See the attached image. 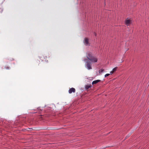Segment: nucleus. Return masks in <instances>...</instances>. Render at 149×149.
Segmentation results:
<instances>
[{
  "label": "nucleus",
  "mask_w": 149,
  "mask_h": 149,
  "mask_svg": "<svg viewBox=\"0 0 149 149\" xmlns=\"http://www.w3.org/2000/svg\"><path fill=\"white\" fill-rule=\"evenodd\" d=\"M86 57L88 60L91 61L92 63H96L97 61V57L93 56L89 52L87 53Z\"/></svg>",
  "instance_id": "f257e3e1"
},
{
  "label": "nucleus",
  "mask_w": 149,
  "mask_h": 149,
  "mask_svg": "<svg viewBox=\"0 0 149 149\" xmlns=\"http://www.w3.org/2000/svg\"><path fill=\"white\" fill-rule=\"evenodd\" d=\"M84 61L86 62L85 64L86 68L88 70L92 69L91 63L89 62L88 60L87 59L85 58L84 59Z\"/></svg>",
  "instance_id": "f03ea898"
},
{
  "label": "nucleus",
  "mask_w": 149,
  "mask_h": 149,
  "mask_svg": "<svg viewBox=\"0 0 149 149\" xmlns=\"http://www.w3.org/2000/svg\"><path fill=\"white\" fill-rule=\"evenodd\" d=\"M84 42L85 45L86 46L90 45V43L89 42V39L87 38H85L84 40Z\"/></svg>",
  "instance_id": "7ed1b4c3"
},
{
  "label": "nucleus",
  "mask_w": 149,
  "mask_h": 149,
  "mask_svg": "<svg viewBox=\"0 0 149 149\" xmlns=\"http://www.w3.org/2000/svg\"><path fill=\"white\" fill-rule=\"evenodd\" d=\"M75 92V89L73 88H70L69 91V93H72V92L74 93Z\"/></svg>",
  "instance_id": "20e7f679"
},
{
  "label": "nucleus",
  "mask_w": 149,
  "mask_h": 149,
  "mask_svg": "<svg viewBox=\"0 0 149 149\" xmlns=\"http://www.w3.org/2000/svg\"><path fill=\"white\" fill-rule=\"evenodd\" d=\"M131 23V20L129 19H127L125 21V23L126 25H129Z\"/></svg>",
  "instance_id": "39448f33"
},
{
  "label": "nucleus",
  "mask_w": 149,
  "mask_h": 149,
  "mask_svg": "<svg viewBox=\"0 0 149 149\" xmlns=\"http://www.w3.org/2000/svg\"><path fill=\"white\" fill-rule=\"evenodd\" d=\"M117 68V67H116L113 68L112 70L110 72V73L111 74H113L114 72H116V71Z\"/></svg>",
  "instance_id": "423d86ee"
},
{
  "label": "nucleus",
  "mask_w": 149,
  "mask_h": 149,
  "mask_svg": "<svg viewBox=\"0 0 149 149\" xmlns=\"http://www.w3.org/2000/svg\"><path fill=\"white\" fill-rule=\"evenodd\" d=\"M101 81L100 80H96L92 82V84H96L98 82Z\"/></svg>",
  "instance_id": "0eeeda50"
},
{
  "label": "nucleus",
  "mask_w": 149,
  "mask_h": 149,
  "mask_svg": "<svg viewBox=\"0 0 149 149\" xmlns=\"http://www.w3.org/2000/svg\"><path fill=\"white\" fill-rule=\"evenodd\" d=\"M91 85H86L85 86V89L86 90H87L88 88H91Z\"/></svg>",
  "instance_id": "6e6552de"
},
{
  "label": "nucleus",
  "mask_w": 149,
  "mask_h": 149,
  "mask_svg": "<svg viewBox=\"0 0 149 149\" xmlns=\"http://www.w3.org/2000/svg\"><path fill=\"white\" fill-rule=\"evenodd\" d=\"M104 71V70L103 69H101L99 70L100 73L103 72Z\"/></svg>",
  "instance_id": "1a4fd4ad"
},
{
  "label": "nucleus",
  "mask_w": 149,
  "mask_h": 149,
  "mask_svg": "<svg viewBox=\"0 0 149 149\" xmlns=\"http://www.w3.org/2000/svg\"><path fill=\"white\" fill-rule=\"evenodd\" d=\"M4 68H5L6 69H9L10 68V67H9L8 66H6Z\"/></svg>",
  "instance_id": "9d476101"
},
{
  "label": "nucleus",
  "mask_w": 149,
  "mask_h": 149,
  "mask_svg": "<svg viewBox=\"0 0 149 149\" xmlns=\"http://www.w3.org/2000/svg\"><path fill=\"white\" fill-rule=\"evenodd\" d=\"M110 75V74H106L105 75V77H106L108 76H109V75Z\"/></svg>",
  "instance_id": "9b49d317"
},
{
  "label": "nucleus",
  "mask_w": 149,
  "mask_h": 149,
  "mask_svg": "<svg viewBox=\"0 0 149 149\" xmlns=\"http://www.w3.org/2000/svg\"><path fill=\"white\" fill-rule=\"evenodd\" d=\"M2 9L0 8V12H2Z\"/></svg>",
  "instance_id": "f8f14e48"
},
{
  "label": "nucleus",
  "mask_w": 149,
  "mask_h": 149,
  "mask_svg": "<svg viewBox=\"0 0 149 149\" xmlns=\"http://www.w3.org/2000/svg\"><path fill=\"white\" fill-rule=\"evenodd\" d=\"M94 33V35H95V36H96L97 35V34H96V33Z\"/></svg>",
  "instance_id": "ddd939ff"
}]
</instances>
